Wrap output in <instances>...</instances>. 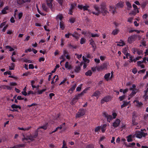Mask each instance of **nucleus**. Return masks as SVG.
Returning a JSON list of instances; mask_svg holds the SVG:
<instances>
[{"label":"nucleus","instance_id":"obj_1","mask_svg":"<svg viewBox=\"0 0 148 148\" xmlns=\"http://www.w3.org/2000/svg\"><path fill=\"white\" fill-rule=\"evenodd\" d=\"M147 135V133L139 131L136 133L135 135L137 138H141L142 137H145Z\"/></svg>","mask_w":148,"mask_h":148},{"label":"nucleus","instance_id":"obj_2","mask_svg":"<svg viewBox=\"0 0 148 148\" xmlns=\"http://www.w3.org/2000/svg\"><path fill=\"white\" fill-rule=\"evenodd\" d=\"M46 3L47 5L51 11L54 12L55 10V6L52 4V0H47Z\"/></svg>","mask_w":148,"mask_h":148},{"label":"nucleus","instance_id":"obj_3","mask_svg":"<svg viewBox=\"0 0 148 148\" xmlns=\"http://www.w3.org/2000/svg\"><path fill=\"white\" fill-rule=\"evenodd\" d=\"M144 63H146V58H144L143 59V60L142 61H138L137 62V66L140 67L141 68H145V66L143 64Z\"/></svg>","mask_w":148,"mask_h":148},{"label":"nucleus","instance_id":"obj_4","mask_svg":"<svg viewBox=\"0 0 148 148\" xmlns=\"http://www.w3.org/2000/svg\"><path fill=\"white\" fill-rule=\"evenodd\" d=\"M100 9L101 10V12L103 15H105L108 12V11L107 10L105 4H101L100 5Z\"/></svg>","mask_w":148,"mask_h":148},{"label":"nucleus","instance_id":"obj_5","mask_svg":"<svg viewBox=\"0 0 148 148\" xmlns=\"http://www.w3.org/2000/svg\"><path fill=\"white\" fill-rule=\"evenodd\" d=\"M108 64L107 63H104L100 66L97 67V69L98 71H100L107 69Z\"/></svg>","mask_w":148,"mask_h":148},{"label":"nucleus","instance_id":"obj_6","mask_svg":"<svg viewBox=\"0 0 148 148\" xmlns=\"http://www.w3.org/2000/svg\"><path fill=\"white\" fill-rule=\"evenodd\" d=\"M94 8L95 10L97 11L96 12H92L93 14L96 15H98V14L100 13L101 12V10L100 9V7H99L97 5H95L94 7Z\"/></svg>","mask_w":148,"mask_h":148},{"label":"nucleus","instance_id":"obj_7","mask_svg":"<svg viewBox=\"0 0 148 148\" xmlns=\"http://www.w3.org/2000/svg\"><path fill=\"white\" fill-rule=\"evenodd\" d=\"M103 116L104 117L107 119V121L109 122L112 119V116L111 115H109L106 112H104L103 113Z\"/></svg>","mask_w":148,"mask_h":148},{"label":"nucleus","instance_id":"obj_8","mask_svg":"<svg viewBox=\"0 0 148 148\" xmlns=\"http://www.w3.org/2000/svg\"><path fill=\"white\" fill-rule=\"evenodd\" d=\"M78 8L80 9H83L84 10H88V11H90V10L88 9L89 6L87 5L83 6L82 5H78Z\"/></svg>","mask_w":148,"mask_h":148},{"label":"nucleus","instance_id":"obj_9","mask_svg":"<svg viewBox=\"0 0 148 148\" xmlns=\"http://www.w3.org/2000/svg\"><path fill=\"white\" fill-rule=\"evenodd\" d=\"M85 113L84 110L81 109L77 114L76 115V117L78 118L82 116L85 114Z\"/></svg>","mask_w":148,"mask_h":148},{"label":"nucleus","instance_id":"obj_10","mask_svg":"<svg viewBox=\"0 0 148 148\" xmlns=\"http://www.w3.org/2000/svg\"><path fill=\"white\" fill-rule=\"evenodd\" d=\"M120 122L121 121L120 119H116L115 121L113 122L112 126L114 127H117L119 125Z\"/></svg>","mask_w":148,"mask_h":148},{"label":"nucleus","instance_id":"obj_11","mask_svg":"<svg viewBox=\"0 0 148 148\" xmlns=\"http://www.w3.org/2000/svg\"><path fill=\"white\" fill-rule=\"evenodd\" d=\"M112 77V74L110 75V73H108V74H106L104 76L105 79L107 81L110 80Z\"/></svg>","mask_w":148,"mask_h":148},{"label":"nucleus","instance_id":"obj_12","mask_svg":"<svg viewBox=\"0 0 148 148\" xmlns=\"http://www.w3.org/2000/svg\"><path fill=\"white\" fill-rule=\"evenodd\" d=\"M111 100V98L109 97H106L103 98L101 101V103H104L105 102L109 101Z\"/></svg>","mask_w":148,"mask_h":148},{"label":"nucleus","instance_id":"obj_13","mask_svg":"<svg viewBox=\"0 0 148 148\" xmlns=\"http://www.w3.org/2000/svg\"><path fill=\"white\" fill-rule=\"evenodd\" d=\"M135 36H131L128 38L127 41L129 43H132L135 40Z\"/></svg>","mask_w":148,"mask_h":148},{"label":"nucleus","instance_id":"obj_14","mask_svg":"<svg viewBox=\"0 0 148 148\" xmlns=\"http://www.w3.org/2000/svg\"><path fill=\"white\" fill-rule=\"evenodd\" d=\"M38 130H36L34 134L33 135V136H32L29 137L28 139L31 140L32 141L34 140V139L36 138L37 137L38 135Z\"/></svg>","mask_w":148,"mask_h":148},{"label":"nucleus","instance_id":"obj_15","mask_svg":"<svg viewBox=\"0 0 148 148\" xmlns=\"http://www.w3.org/2000/svg\"><path fill=\"white\" fill-rule=\"evenodd\" d=\"M133 102L135 105L138 107H140L142 106L143 104L141 102H140L137 100H134Z\"/></svg>","mask_w":148,"mask_h":148},{"label":"nucleus","instance_id":"obj_16","mask_svg":"<svg viewBox=\"0 0 148 148\" xmlns=\"http://www.w3.org/2000/svg\"><path fill=\"white\" fill-rule=\"evenodd\" d=\"M90 44L92 45L93 48V51H95L96 47L95 42L92 40H91L90 41Z\"/></svg>","mask_w":148,"mask_h":148},{"label":"nucleus","instance_id":"obj_17","mask_svg":"<svg viewBox=\"0 0 148 148\" xmlns=\"http://www.w3.org/2000/svg\"><path fill=\"white\" fill-rule=\"evenodd\" d=\"M107 126L106 124H104L101 126H98L95 128V130H103L106 129V127Z\"/></svg>","mask_w":148,"mask_h":148},{"label":"nucleus","instance_id":"obj_18","mask_svg":"<svg viewBox=\"0 0 148 148\" xmlns=\"http://www.w3.org/2000/svg\"><path fill=\"white\" fill-rule=\"evenodd\" d=\"M72 36L77 39H78L80 35L77 32H75L73 34H71Z\"/></svg>","mask_w":148,"mask_h":148},{"label":"nucleus","instance_id":"obj_19","mask_svg":"<svg viewBox=\"0 0 148 148\" xmlns=\"http://www.w3.org/2000/svg\"><path fill=\"white\" fill-rule=\"evenodd\" d=\"M65 68L68 69H70L72 68L71 65L70 64V63H69L68 62H66L65 65Z\"/></svg>","mask_w":148,"mask_h":148},{"label":"nucleus","instance_id":"obj_20","mask_svg":"<svg viewBox=\"0 0 148 148\" xmlns=\"http://www.w3.org/2000/svg\"><path fill=\"white\" fill-rule=\"evenodd\" d=\"M42 7L43 10L45 11L48 12L49 9L46 6L45 4H42Z\"/></svg>","mask_w":148,"mask_h":148},{"label":"nucleus","instance_id":"obj_21","mask_svg":"<svg viewBox=\"0 0 148 148\" xmlns=\"http://www.w3.org/2000/svg\"><path fill=\"white\" fill-rule=\"evenodd\" d=\"M125 45V42H124V41L122 40H120V41L119 42H118L117 44V46H119L120 47L123 46Z\"/></svg>","mask_w":148,"mask_h":148},{"label":"nucleus","instance_id":"obj_22","mask_svg":"<svg viewBox=\"0 0 148 148\" xmlns=\"http://www.w3.org/2000/svg\"><path fill=\"white\" fill-rule=\"evenodd\" d=\"M136 117V114L135 113H133V118H132V123L134 125L136 124V123L135 122V118Z\"/></svg>","mask_w":148,"mask_h":148},{"label":"nucleus","instance_id":"obj_23","mask_svg":"<svg viewBox=\"0 0 148 148\" xmlns=\"http://www.w3.org/2000/svg\"><path fill=\"white\" fill-rule=\"evenodd\" d=\"M8 7H6L4 8L2 10V13L3 14L7 13L8 11Z\"/></svg>","mask_w":148,"mask_h":148},{"label":"nucleus","instance_id":"obj_24","mask_svg":"<svg viewBox=\"0 0 148 148\" xmlns=\"http://www.w3.org/2000/svg\"><path fill=\"white\" fill-rule=\"evenodd\" d=\"M57 1L58 3L60 4V5L61 6V8H59L58 9V10H61L63 9L62 5H63V0H57Z\"/></svg>","mask_w":148,"mask_h":148},{"label":"nucleus","instance_id":"obj_25","mask_svg":"<svg viewBox=\"0 0 148 148\" xmlns=\"http://www.w3.org/2000/svg\"><path fill=\"white\" fill-rule=\"evenodd\" d=\"M11 107L13 109H17L18 108L19 109L21 108V107L20 106L14 104H12L11 106Z\"/></svg>","mask_w":148,"mask_h":148},{"label":"nucleus","instance_id":"obj_26","mask_svg":"<svg viewBox=\"0 0 148 148\" xmlns=\"http://www.w3.org/2000/svg\"><path fill=\"white\" fill-rule=\"evenodd\" d=\"M132 90V92L130 95V96L131 97L133 96L138 91V90L137 89H135Z\"/></svg>","mask_w":148,"mask_h":148},{"label":"nucleus","instance_id":"obj_27","mask_svg":"<svg viewBox=\"0 0 148 148\" xmlns=\"http://www.w3.org/2000/svg\"><path fill=\"white\" fill-rule=\"evenodd\" d=\"M132 136L131 135H130L127 137V141L128 142H130L132 141L133 140L132 139Z\"/></svg>","mask_w":148,"mask_h":148},{"label":"nucleus","instance_id":"obj_28","mask_svg":"<svg viewBox=\"0 0 148 148\" xmlns=\"http://www.w3.org/2000/svg\"><path fill=\"white\" fill-rule=\"evenodd\" d=\"M142 56H140L136 58H135L134 59H131V60L132 61H134V62H136L137 60H139L141 58H142Z\"/></svg>","mask_w":148,"mask_h":148},{"label":"nucleus","instance_id":"obj_29","mask_svg":"<svg viewBox=\"0 0 148 148\" xmlns=\"http://www.w3.org/2000/svg\"><path fill=\"white\" fill-rule=\"evenodd\" d=\"M77 101V97H75L73 98L71 102L72 105H73L75 103H76Z\"/></svg>","mask_w":148,"mask_h":148},{"label":"nucleus","instance_id":"obj_30","mask_svg":"<svg viewBox=\"0 0 148 148\" xmlns=\"http://www.w3.org/2000/svg\"><path fill=\"white\" fill-rule=\"evenodd\" d=\"M117 6L119 8H122L123 6V3L119 2L117 4Z\"/></svg>","mask_w":148,"mask_h":148},{"label":"nucleus","instance_id":"obj_31","mask_svg":"<svg viewBox=\"0 0 148 148\" xmlns=\"http://www.w3.org/2000/svg\"><path fill=\"white\" fill-rule=\"evenodd\" d=\"M83 60L84 62V63L87 64V63H88L90 61V60L86 58L84 56H83L82 57Z\"/></svg>","mask_w":148,"mask_h":148},{"label":"nucleus","instance_id":"obj_32","mask_svg":"<svg viewBox=\"0 0 148 148\" xmlns=\"http://www.w3.org/2000/svg\"><path fill=\"white\" fill-rule=\"evenodd\" d=\"M119 30L118 29H116L113 30L112 32V34L114 35L117 34L119 32Z\"/></svg>","mask_w":148,"mask_h":148},{"label":"nucleus","instance_id":"obj_33","mask_svg":"<svg viewBox=\"0 0 148 148\" xmlns=\"http://www.w3.org/2000/svg\"><path fill=\"white\" fill-rule=\"evenodd\" d=\"M86 42V39L85 38H82L80 40V43L82 45L84 44Z\"/></svg>","mask_w":148,"mask_h":148},{"label":"nucleus","instance_id":"obj_34","mask_svg":"<svg viewBox=\"0 0 148 148\" xmlns=\"http://www.w3.org/2000/svg\"><path fill=\"white\" fill-rule=\"evenodd\" d=\"M110 11L112 13L114 14L116 10L115 8L112 7H110Z\"/></svg>","mask_w":148,"mask_h":148},{"label":"nucleus","instance_id":"obj_35","mask_svg":"<svg viewBox=\"0 0 148 148\" xmlns=\"http://www.w3.org/2000/svg\"><path fill=\"white\" fill-rule=\"evenodd\" d=\"M119 91L120 92H123V94H125L128 91V89L126 88L125 89L123 90L122 89H121Z\"/></svg>","mask_w":148,"mask_h":148},{"label":"nucleus","instance_id":"obj_36","mask_svg":"<svg viewBox=\"0 0 148 148\" xmlns=\"http://www.w3.org/2000/svg\"><path fill=\"white\" fill-rule=\"evenodd\" d=\"M92 72L91 70H88L85 73V75L86 76H91L92 74Z\"/></svg>","mask_w":148,"mask_h":148},{"label":"nucleus","instance_id":"obj_37","mask_svg":"<svg viewBox=\"0 0 148 148\" xmlns=\"http://www.w3.org/2000/svg\"><path fill=\"white\" fill-rule=\"evenodd\" d=\"M76 87V85L75 84L72 86V87H71V88L70 89L69 91L70 92L71 91V92H70V93H72V91L74 90Z\"/></svg>","mask_w":148,"mask_h":148},{"label":"nucleus","instance_id":"obj_38","mask_svg":"<svg viewBox=\"0 0 148 148\" xmlns=\"http://www.w3.org/2000/svg\"><path fill=\"white\" fill-rule=\"evenodd\" d=\"M91 36L92 37H98L99 36V34H96L94 33H91Z\"/></svg>","mask_w":148,"mask_h":148},{"label":"nucleus","instance_id":"obj_39","mask_svg":"<svg viewBox=\"0 0 148 148\" xmlns=\"http://www.w3.org/2000/svg\"><path fill=\"white\" fill-rule=\"evenodd\" d=\"M126 5L128 9L129 10L130 8H132L130 2H127L126 3Z\"/></svg>","mask_w":148,"mask_h":148},{"label":"nucleus","instance_id":"obj_40","mask_svg":"<svg viewBox=\"0 0 148 148\" xmlns=\"http://www.w3.org/2000/svg\"><path fill=\"white\" fill-rule=\"evenodd\" d=\"M46 90V89H42L41 90H38L37 92V93L39 95L41 94L43 92L45 91Z\"/></svg>","mask_w":148,"mask_h":148},{"label":"nucleus","instance_id":"obj_41","mask_svg":"<svg viewBox=\"0 0 148 148\" xmlns=\"http://www.w3.org/2000/svg\"><path fill=\"white\" fill-rule=\"evenodd\" d=\"M63 18V16L62 14H59L56 16V19L58 20H62Z\"/></svg>","mask_w":148,"mask_h":148},{"label":"nucleus","instance_id":"obj_42","mask_svg":"<svg viewBox=\"0 0 148 148\" xmlns=\"http://www.w3.org/2000/svg\"><path fill=\"white\" fill-rule=\"evenodd\" d=\"M5 47L7 49H9L10 51H12L14 50V49L9 46H6Z\"/></svg>","mask_w":148,"mask_h":148},{"label":"nucleus","instance_id":"obj_43","mask_svg":"<svg viewBox=\"0 0 148 148\" xmlns=\"http://www.w3.org/2000/svg\"><path fill=\"white\" fill-rule=\"evenodd\" d=\"M80 70V66H76L75 69V71L76 72H78Z\"/></svg>","mask_w":148,"mask_h":148},{"label":"nucleus","instance_id":"obj_44","mask_svg":"<svg viewBox=\"0 0 148 148\" xmlns=\"http://www.w3.org/2000/svg\"><path fill=\"white\" fill-rule=\"evenodd\" d=\"M128 103L127 102H126L125 101H123V104L121 105V108H123L124 107H125L127 106L128 105Z\"/></svg>","mask_w":148,"mask_h":148},{"label":"nucleus","instance_id":"obj_45","mask_svg":"<svg viewBox=\"0 0 148 148\" xmlns=\"http://www.w3.org/2000/svg\"><path fill=\"white\" fill-rule=\"evenodd\" d=\"M17 2L18 4L21 5L24 3L23 0H17Z\"/></svg>","mask_w":148,"mask_h":148},{"label":"nucleus","instance_id":"obj_46","mask_svg":"<svg viewBox=\"0 0 148 148\" xmlns=\"http://www.w3.org/2000/svg\"><path fill=\"white\" fill-rule=\"evenodd\" d=\"M82 84L79 85L76 88V91H79L82 89Z\"/></svg>","mask_w":148,"mask_h":148},{"label":"nucleus","instance_id":"obj_47","mask_svg":"<svg viewBox=\"0 0 148 148\" xmlns=\"http://www.w3.org/2000/svg\"><path fill=\"white\" fill-rule=\"evenodd\" d=\"M14 67V63H12L11 64V66L9 67V69L10 70H13Z\"/></svg>","mask_w":148,"mask_h":148},{"label":"nucleus","instance_id":"obj_48","mask_svg":"<svg viewBox=\"0 0 148 148\" xmlns=\"http://www.w3.org/2000/svg\"><path fill=\"white\" fill-rule=\"evenodd\" d=\"M100 94V92L99 91H96L93 94L92 96L95 97H97Z\"/></svg>","mask_w":148,"mask_h":148},{"label":"nucleus","instance_id":"obj_49","mask_svg":"<svg viewBox=\"0 0 148 148\" xmlns=\"http://www.w3.org/2000/svg\"><path fill=\"white\" fill-rule=\"evenodd\" d=\"M125 95H124L123 96L119 97V99L120 101H122L123 100L125 99Z\"/></svg>","mask_w":148,"mask_h":148},{"label":"nucleus","instance_id":"obj_50","mask_svg":"<svg viewBox=\"0 0 148 148\" xmlns=\"http://www.w3.org/2000/svg\"><path fill=\"white\" fill-rule=\"evenodd\" d=\"M60 28L62 29L63 30L64 28V24L61 22L60 23Z\"/></svg>","mask_w":148,"mask_h":148},{"label":"nucleus","instance_id":"obj_51","mask_svg":"<svg viewBox=\"0 0 148 148\" xmlns=\"http://www.w3.org/2000/svg\"><path fill=\"white\" fill-rule=\"evenodd\" d=\"M76 6V4H71V7L70 9V10L71 11V10H72L73 8L75 7Z\"/></svg>","mask_w":148,"mask_h":148},{"label":"nucleus","instance_id":"obj_52","mask_svg":"<svg viewBox=\"0 0 148 148\" xmlns=\"http://www.w3.org/2000/svg\"><path fill=\"white\" fill-rule=\"evenodd\" d=\"M146 70L145 69H142L139 71L138 72V73L141 74L144 73L145 71Z\"/></svg>","mask_w":148,"mask_h":148},{"label":"nucleus","instance_id":"obj_53","mask_svg":"<svg viewBox=\"0 0 148 148\" xmlns=\"http://www.w3.org/2000/svg\"><path fill=\"white\" fill-rule=\"evenodd\" d=\"M88 89L86 88L84 90L80 95H83L84 93H86Z\"/></svg>","mask_w":148,"mask_h":148},{"label":"nucleus","instance_id":"obj_54","mask_svg":"<svg viewBox=\"0 0 148 148\" xmlns=\"http://www.w3.org/2000/svg\"><path fill=\"white\" fill-rule=\"evenodd\" d=\"M61 42L60 45L62 47L64 44V40L63 38H62L61 39Z\"/></svg>","mask_w":148,"mask_h":148},{"label":"nucleus","instance_id":"obj_55","mask_svg":"<svg viewBox=\"0 0 148 148\" xmlns=\"http://www.w3.org/2000/svg\"><path fill=\"white\" fill-rule=\"evenodd\" d=\"M75 18H71L69 19V21L70 23H73L75 22Z\"/></svg>","mask_w":148,"mask_h":148},{"label":"nucleus","instance_id":"obj_56","mask_svg":"<svg viewBox=\"0 0 148 148\" xmlns=\"http://www.w3.org/2000/svg\"><path fill=\"white\" fill-rule=\"evenodd\" d=\"M48 126V124L47 123H46V126H41L40 127V129H47V126Z\"/></svg>","mask_w":148,"mask_h":148},{"label":"nucleus","instance_id":"obj_57","mask_svg":"<svg viewBox=\"0 0 148 148\" xmlns=\"http://www.w3.org/2000/svg\"><path fill=\"white\" fill-rule=\"evenodd\" d=\"M137 50L138 49L136 48H133L132 49V51L134 54H135L137 52Z\"/></svg>","mask_w":148,"mask_h":148},{"label":"nucleus","instance_id":"obj_58","mask_svg":"<svg viewBox=\"0 0 148 148\" xmlns=\"http://www.w3.org/2000/svg\"><path fill=\"white\" fill-rule=\"evenodd\" d=\"M23 16V13L20 12L18 14V17L19 19H20Z\"/></svg>","mask_w":148,"mask_h":148},{"label":"nucleus","instance_id":"obj_59","mask_svg":"<svg viewBox=\"0 0 148 148\" xmlns=\"http://www.w3.org/2000/svg\"><path fill=\"white\" fill-rule=\"evenodd\" d=\"M66 145L65 141L64 140L63 141V146L62 148H64V147L66 146Z\"/></svg>","mask_w":148,"mask_h":148},{"label":"nucleus","instance_id":"obj_60","mask_svg":"<svg viewBox=\"0 0 148 148\" xmlns=\"http://www.w3.org/2000/svg\"><path fill=\"white\" fill-rule=\"evenodd\" d=\"M18 148L20 147H25V144H18Z\"/></svg>","mask_w":148,"mask_h":148},{"label":"nucleus","instance_id":"obj_61","mask_svg":"<svg viewBox=\"0 0 148 148\" xmlns=\"http://www.w3.org/2000/svg\"><path fill=\"white\" fill-rule=\"evenodd\" d=\"M29 69H33L34 67L33 64H30L29 65Z\"/></svg>","mask_w":148,"mask_h":148},{"label":"nucleus","instance_id":"obj_62","mask_svg":"<svg viewBox=\"0 0 148 148\" xmlns=\"http://www.w3.org/2000/svg\"><path fill=\"white\" fill-rule=\"evenodd\" d=\"M94 147L93 145H87L86 148H93Z\"/></svg>","mask_w":148,"mask_h":148},{"label":"nucleus","instance_id":"obj_63","mask_svg":"<svg viewBox=\"0 0 148 148\" xmlns=\"http://www.w3.org/2000/svg\"><path fill=\"white\" fill-rule=\"evenodd\" d=\"M70 35H71V33H68L65 35V37L66 38H69V36Z\"/></svg>","mask_w":148,"mask_h":148},{"label":"nucleus","instance_id":"obj_64","mask_svg":"<svg viewBox=\"0 0 148 148\" xmlns=\"http://www.w3.org/2000/svg\"><path fill=\"white\" fill-rule=\"evenodd\" d=\"M137 52L138 54L139 55H140L141 54H142V51L141 50H137Z\"/></svg>","mask_w":148,"mask_h":148}]
</instances>
